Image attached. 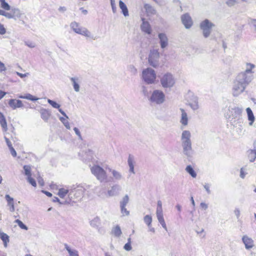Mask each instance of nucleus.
<instances>
[{
	"instance_id": "nucleus-42",
	"label": "nucleus",
	"mask_w": 256,
	"mask_h": 256,
	"mask_svg": "<svg viewBox=\"0 0 256 256\" xmlns=\"http://www.w3.org/2000/svg\"><path fill=\"white\" fill-rule=\"evenodd\" d=\"M129 201L128 195L126 194L120 202V207H126Z\"/></svg>"
},
{
	"instance_id": "nucleus-15",
	"label": "nucleus",
	"mask_w": 256,
	"mask_h": 256,
	"mask_svg": "<svg viewBox=\"0 0 256 256\" xmlns=\"http://www.w3.org/2000/svg\"><path fill=\"white\" fill-rule=\"evenodd\" d=\"M11 12H8L9 16H8V19H14V20H16L18 19H20L22 14V13L20 10L18 8H12L10 9Z\"/></svg>"
},
{
	"instance_id": "nucleus-32",
	"label": "nucleus",
	"mask_w": 256,
	"mask_h": 256,
	"mask_svg": "<svg viewBox=\"0 0 256 256\" xmlns=\"http://www.w3.org/2000/svg\"><path fill=\"white\" fill-rule=\"evenodd\" d=\"M112 234L117 238L120 236L122 234V232L120 228L118 225H116L112 228Z\"/></svg>"
},
{
	"instance_id": "nucleus-12",
	"label": "nucleus",
	"mask_w": 256,
	"mask_h": 256,
	"mask_svg": "<svg viewBox=\"0 0 256 256\" xmlns=\"http://www.w3.org/2000/svg\"><path fill=\"white\" fill-rule=\"evenodd\" d=\"M187 102L188 104L192 110H196L199 108L198 98L196 96L192 94H190V98Z\"/></svg>"
},
{
	"instance_id": "nucleus-19",
	"label": "nucleus",
	"mask_w": 256,
	"mask_h": 256,
	"mask_svg": "<svg viewBox=\"0 0 256 256\" xmlns=\"http://www.w3.org/2000/svg\"><path fill=\"white\" fill-rule=\"evenodd\" d=\"M70 80L72 84L74 91L78 92L80 90V84L81 82L80 78L78 76L71 77L70 78Z\"/></svg>"
},
{
	"instance_id": "nucleus-30",
	"label": "nucleus",
	"mask_w": 256,
	"mask_h": 256,
	"mask_svg": "<svg viewBox=\"0 0 256 256\" xmlns=\"http://www.w3.org/2000/svg\"><path fill=\"white\" fill-rule=\"evenodd\" d=\"M256 66L252 63L246 62V70L243 72L248 74H253L254 72L252 70L255 68Z\"/></svg>"
},
{
	"instance_id": "nucleus-55",
	"label": "nucleus",
	"mask_w": 256,
	"mask_h": 256,
	"mask_svg": "<svg viewBox=\"0 0 256 256\" xmlns=\"http://www.w3.org/2000/svg\"><path fill=\"white\" fill-rule=\"evenodd\" d=\"M248 24L251 26H253L256 30V19H250Z\"/></svg>"
},
{
	"instance_id": "nucleus-6",
	"label": "nucleus",
	"mask_w": 256,
	"mask_h": 256,
	"mask_svg": "<svg viewBox=\"0 0 256 256\" xmlns=\"http://www.w3.org/2000/svg\"><path fill=\"white\" fill-rule=\"evenodd\" d=\"M160 82L163 88H170L174 86L176 80L171 73L166 72L160 78Z\"/></svg>"
},
{
	"instance_id": "nucleus-38",
	"label": "nucleus",
	"mask_w": 256,
	"mask_h": 256,
	"mask_svg": "<svg viewBox=\"0 0 256 256\" xmlns=\"http://www.w3.org/2000/svg\"><path fill=\"white\" fill-rule=\"evenodd\" d=\"M70 191L64 188H61L59 190L58 194L61 198H64L68 194H70Z\"/></svg>"
},
{
	"instance_id": "nucleus-20",
	"label": "nucleus",
	"mask_w": 256,
	"mask_h": 256,
	"mask_svg": "<svg viewBox=\"0 0 256 256\" xmlns=\"http://www.w3.org/2000/svg\"><path fill=\"white\" fill-rule=\"evenodd\" d=\"M128 164L130 168L129 172L133 174H135L136 172H134V168L136 164V161L133 155L129 154L128 159Z\"/></svg>"
},
{
	"instance_id": "nucleus-26",
	"label": "nucleus",
	"mask_w": 256,
	"mask_h": 256,
	"mask_svg": "<svg viewBox=\"0 0 256 256\" xmlns=\"http://www.w3.org/2000/svg\"><path fill=\"white\" fill-rule=\"evenodd\" d=\"M246 112L248 114V120H249L248 124L252 126L255 120V117L250 108H246Z\"/></svg>"
},
{
	"instance_id": "nucleus-45",
	"label": "nucleus",
	"mask_w": 256,
	"mask_h": 256,
	"mask_svg": "<svg viewBox=\"0 0 256 256\" xmlns=\"http://www.w3.org/2000/svg\"><path fill=\"white\" fill-rule=\"evenodd\" d=\"M24 174L28 176H31V168L30 166L25 165L24 166Z\"/></svg>"
},
{
	"instance_id": "nucleus-56",
	"label": "nucleus",
	"mask_w": 256,
	"mask_h": 256,
	"mask_svg": "<svg viewBox=\"0 0 256 256\" xmlns=\"http://www.w3.org/2000/svg\"><path fill=\"white\" fill-rule=\"evenodd\" d=\"M74 130L76 134L78 136V138L82 140V138L80 130L77 128H74Z\"/></svg>"
},
{
	"instance_id": "nucleus-4",
	"label": "nucleus",
	"mask_w": 256,
	"mask_h": 256,
	"mask_svg": "<svg viewBox=\"0 0 256 256\" xmlns=\"http://www.w3.org/2000/svg\"><path fill=\"white\" fill-rule=\"evenodd\" d=\"M72 30L76 33L84 36L87 38L96 40V36H94L86 28L82 27L80 24L76 22H72L70 24Z\"/></svg>"
},
{
	"instance_id": "nucleus-64",
	"label": "nucleus",
	"mask_w": 256,
	"mask_h": 256,
	"mask_svg": "<svg viewBox=\"0 0 256 256\" xmlns=\"http://www.w3.org/2000/svg\"><path fill=\"white\" fill-rule=\"evenodd\" d=\"M246 174L247 173L244 172V168H241L240 170V177L242 178H244Z\"/></svg>"
},
{
	"instance_id": "nucleus-22",
	"label": "nucleus",
	"mask_w": 256,
	"mask_h": 256,
	"mask_svg": "<svg viewBox=\"0 0 256 256\" xmlns=\"http://www.w3.org/2000/svg\"><path fill=\"white\" fill-rule=\"evenodd\" d=\"M40 114L41 118L45 122H47L51 116L50 111L49 110H48L42 108L40 110Z\"/></svg>"
},
{
	"instance_id": "nucleus-11",
	"label": "nucleus",
	"mask_w": 256,
	"mask_h": 256,
	"mask_svg": "<svg viewBox=\"0 0 256 256\" xmlns=\"http://www.w3.org/2000/svg\"><path fill=\"white\" fill-rule=\"evenodd\" d=\"M246 87L244 84L240 83V82H239L235 78L232 88V95L234 96H238L244 91Z\"/></svg>"
},
{
	"instance_id": "nucleus-58",
	"label": "nucleus",
	"mask_w": 256,
	"mask_h": 256,
	"mask_svg": "<svg viewBox=\"0 0 256 256\" xmlns=\"http://www.w3.org/2000/svg\"><path fill=\"white\" fill-rule=\"evenodd\" d=\"M163 211H162V207H157L156 210V215H162Z\"/></svg>"
},
{
	"instance_id": "nucleus-14",
	"label": "nucleus",
	"mask_w": 256,
	"mask_h": 256,
	"mask_svg": "<svg viewBox=\"0 0 256 256\" xmlns=\"http://www.w3.org/2000/svg\"><path fill=\"white\" fill-rule=\"evenodd\" d=\"M181 20L184 27L188 29L191 28L192 25V20L188 14H184L181 16Z\"/></svg>"
},
{
	"instance_id": "nucleus-51",
	"label": "nucleus",
	"mask_w": 256,
	"mask_h": 256,
	"mask_svg": "<svg viewBox=\"0 0 256 256\" xmlns=\"http://www.w3.org/2000/svg\"><path fill=\"white\" fill-rule=\"evenodd\" d=\"M120 211L123 216H128L130 212L126 210V207H120Z\"/></svg>"
},
{
	"instance_id": "nucleus-8",
	"label": "nucleus",
	"mask_w": 256,
	"mask_h": 256,
	"mask_svg": "<svg viewBox=\"0 0 256 256\" xmlns=\"http://www.w3.org/2000/svg\"><path fill=\"white\" fill-rule=\"evenodd\" d=\"M214 24L208 19L202 21L200 24V27L202 31V34L205 38L208 37L212 32V28Z\"/></svg>"
},
{
	"instance_id": "nucleus-5",
	"label": "nucleus",
	"mask_w": 256,
	"mask_h": 256,
	"mask_svg": "<svg viewBox=\"0 0 256 256\" xmlns=\"http://www.w3.org/2000/svg\"><path fill=\"white\" fill-rule=\"evenodd\" d=\"M148 100L152 104H161L165 100V94L161 90H154L148 96Z\"/></svg>"
},
{
	"instance_id": "nucleus-47",
	"label": "nucleus",
	"mask_w": 256,
	"mask_h": 256,
	"mask_svg": "<svg viewBox=\"0 0 256 256\" xmlns=\"http://www.w3.org/2000/svg\"><path fill=\"white\" fill-rule=\"evenodd\" d=\"M233 111L234 112V115L236 117L240 116H241L242 113V109L239 108L238 107H236L232 109Z\"/></svg>"
},
{
	"instance_id": "nucleus-17",
	"label": "nucleus",
	"mask_w": 256,
	"mask_h": 256,
	"mask_svg": "<svg viewBox=\"0 0 256 256\" xmlns=\"http://www.w3.org/2000/svg\"><path fill=\"white\" fill-rule=\"evenodd\" d=\"M120 190V186L118 184H116L112 186L110 190H108L107 194L108 196H116L118 194Z\"/></svg>"
},
{
	"instance_id": "nucleus-21",
	"label": "nucleus",
	"mask_w": 256,
	"mask_h": 256,
	"mask_svg": "<svg viewBox=\"0 0 256 256\" xmlns=\"http://www.w3.org/2000/svg\"><path fill=\"white\" fill-rule=\"evenodd\" d=\"M142 23L141 24V30L144 32L150 34L152 33V28L150 24L147 21L144 20V18H142Z\"/></svg>"
},
{
	"instance_id": "nucleus-9",
	"label": "nucleus",
	"mask_w": 256,
	"mask_h": 256,
	"mask_svg": "<svg viewBox=\"0 0 256 256\" xmlns=\"http://www.w3.org/2000/svg\"><path fill=\"white\" fill-rule=\"evenodd\" d=\"M160 53L158 50H152L150 51L148 61L149 64L154 68H156L159 65Z\"/></svg>"
},
{
	"instance_id": "nucleus-54",
	"label": "nucleus",
	"mask_w": 256,
	"mask_h": 256,
	"mask_svg": "<svg viewBox=\"0 0 256 256\" xmlns=\"http://www.w3.org/2000/svg\"><path fill=\"white\" fill-rule=\"evenodd\" d=\"M5 198L8 204L14 202V198L10 197L9 194H6L5 196Z\"/></svg>"
},
{
	"instance_id": "nucleus-60",
	"label": "nucleus",
	"mask_w": 256,
	"mask_h": 256,
	"mask_svg": "<svg viewBox=\"0 0 256 256\" xmlns=\"http://www.w3.org/2000/svg\"><path fill=\"white\" fill-rule=\"evenodd\" d=\"M6 70V67L4 64L0 61V72H2Z\"/></svg>"
},
{
	"instance_id": "nucleus-41",
	"label": "nucleus",
	"mask_w": 256,
	"mask_h": 256,
	"mask_svg": "<svg viewBox=\"0 0 256 256\" xmlns=\"http://www.w3.org/2000/svg\"><path fill=\"white\" fill-rule=\"evenodd\" d=\"M144 222L147 224L148 228L151 226L152 222V217L150 215H146L144 218Z\"/></svg>"
},
{
	"instance_id": "nucleus-27",
	"label": "nucleus",
	"mask_w": 256,
	"mask_h": 256,
	"mask_svg": "<svg viewBox=\"0 0 256 256\" xmlns=\"http://www.w3.org/2000/svg\"><path fill=\"white\" fill-rule=\"evenodd\" d=\"M64 248L67 250L69 256H79L78 251L72 248L67 244H64Z\"/></svg>"
},
{
	"instance_id": "nucleus-43",
	"label": "nucleus",
	"mask_w": 256,
	"mask_h": 256,
	"mask_svg": "<svg viewBox=\"0 0 256 256\" xmlns=\"http://www.w3.org/2000/svg\"><path fill=\"white\" fill-rule=\"evenodd\" d=\"M68 118H66L64 117H60V120L62 122L64 125L65 126V127L67 128L70 130V124L68 120Z\"/></svg>"
},
{
	"instance_id": "nucleus-39",
	"label": "nucleus",
	"mask_w": 256,
	"mask_h": 256,
	"mask_svg": "<svg viewBox=\"0 0 256 256\" xmlns=\"http://www.w3.org/2000/svg\"><path fill=\"white\" fill-rule=\"evenodd\" d=\"M0 3L1 8L5 10H10V6L8 2H6V0H0Z\"/></svg>"
},
{
	"instance_id": "nucleus-23",
	"label": "nucleus",
	"mask_w": 256,
	"mask_h": 256,
	"mask_svg": "<svg viewBox=\"0 0 256 256\" xmlns=\"http://www.w3.org/2000/svg\"><path fill=\"white\" fill-rule=\"evenodd\" d=\"M108 170L111 172L114 180L118 181L122 179V176L120 172L110 168H108Z\"/></svg>"
},
{
	"instance_id": "nucleus-48",
	"label": "nucleus",
	"mask_w": 256,
	"mask_h": 256,
	"mask_svg": "<svg viewBox=\"0 0 256 256\" xmlns=\"http://www.w3.org/2000/svg\"><path fill=\"white\" fill-rule=\"evenodd\" d=\"M24 98L25 99L30 100L32 101H36L38 100V98L33 96L30 94H27L26 95H24Z\"/></svg>"
},
{
	"instance_id": "nucleus-28",
	"label": "nucleus",
	"mask_w": 256,
	"mask_h": 256,
	"mask_svg": "<svg viewBox=\"0 0 256 256\" xmlns=\"http://www.w3.org/2000/svg\"><path fill=\"white\" fill-rule=\"evenodd\" d=\"M144 8L148 16H152L156 14V10L149 4H145L144 5Z\"/></svg>"
},
{
	"instance_id": "nucleus-57",
	"label": "nucleus",
	"mask_w": 256,
	"mask_h": 256,
	"mask_svg": "<svg viewBox=\"0 0 256 256\" xmlns=\"http://www.w3.org/2000/svg\"><path fill=\"white\" fill-rule=\"evenodd\" d=\"M24 43H25L26 45L28 46L29 48H34L36 46L35 44L32 42H30V41L25 42Z\"/></svg>"
},
{
	"instance_id": "nucleus-13",
	"label": "nucleus",
	"mask_w": 256,
	"mask_h": 256,
	"mask_svg": "<svg viewBox=\"0 0 256 256\" xmlns=\"http://www.w3.org/2000/svg\"><path fill=\"white\" fill-rule=\"evenodd\" d=\"M242 240L246 250H250L254 247V240L248 236H243Z\"/></svg>"
},
{
	"instance_id": "nucleus-53",
	"label": "nucleus",
	"mask_w": 256,
	"mask_h": 256,
	"mask_svg": "<svg viewBox=\"0 0 256 256\" xmlns=\"http://www.w3.org/2000/svg\"><path fill=\"white\" fill-rule=\"evenodd\" d=\"M124 248L126 251H130L132 249V246L130 242L126 243L124 246Z\"/></svg>"
},
{
	"instance_id": "nucleus-1",
	"label": "nucleus",
	"mask_w": 256,
	"mask_h": 256,
	"mask_svg": "<svg viewBox=\"0 0 256 256\" xmlns=\"http://www.w3.org/2000/svg\"><path fill=\"white\" fill-rule=\"evenodd\" d=\"M190 138L191 134L190 131L185 130L182 132L181 136L182 152L188 159L192 158L194 154Z\"/></svg>"
},
{
	"instance_id": "nucleus-59",
	"label": "nucleus",
	"mask_w": 256,
	"mask_h": 256,
	"mask_svg": "<svg viewBox=\"0 0 256 256\" xmlns=\"http://www.w3.org/2000/svg\"><path fill=\"white\" fill-rule=\"evenodd\" d=\"M110 4L112 6V12L114 13H115L116 12V6L114 0H110Z\"/></svg>"
},
{
	"instance_id": "nucleus-2",
	"label": "nucleus",
	"mask_w": 256,
	"mask_h": 256,
	"mask_svg": "<svg viewBox=\"0 0 256 256\" xmlns=\"http://www.w3.org/2000/svg\"><path fill=\"white\" fill-rule=\"evenodd\" d=\"M141 78L147 84H154L156 78V72L150 68H144L142 71Z\"/></svg>"
},
{
	"instance_id": "nucleus-61",
	"label": "nucleus",
	"mask_w": 256,
	"mask_h": 256,
	"mask_svg": "<svg viewBox=\"0 0 256 256\" xmlns=\"http://www.w3.org/2000/svg\"><path fill=\"white\" fill-rule=\"evenodd\" d=\"M234 213L236 216L237 219L238 220L240 214V210L238 208H236L234 210Z\"/></svg>"
},
{
	"instance_id": "nucleus-35",
	"label": "nucleus",
	"mask_w": 256,
	"mask_h": 256,
	"mask_svg": "<svg viewBox=\"0 0 256 256\" xmlns=\"http://www.w3.org/2000/svg\"><path fill=\"white\" fill-rule=\"evenodd\" d=\"M119 6L120 8L122 10V12L124 16H128V11L126 4L122 1H119Z\"/></svg>"
},
{
	"instance_id": "nucleus-49",
	"label": "nucleus",
	"mask_w": 256,
	"mask_h": 256,
	"mask_svg": "<svg viewBox=\"0 0 256 256\" xmlns=\"http://www.w3.org/2000/svg\"><path fill=\"white\" fill-rule=\"evenodd\" d=\"M6 32V30L4 25L0 22V35H4Z\"/></svg>"
},
{
	"instance_id": "nucleus-36",
	"label": "nucleus",
	"mask_w": 256,
	"mask_h": 256,
	"mask_svg": "<svg viewBox=\"0 0 256 256\" xmlns=\"http://www.w3.org/2000/svg\"><path fill=\"white\" fill-rule=\"evenodd\" d=\"M185 170L192 178H196V172L194 171L192 166H187Z\"/></svg>"
},
{
	"instance_id": "nucleus-18",
	"label": "nucleus",
	"mask_w": 256,
	"mask_h": 256,
	"mask_svg": "<svg viewBox=\"0 0 256 256\" xmlns=\"http://www.w3.org/2000/svg\"><path fill=\"white\" fill-rule=\"evenodd\" d=\"M161 48H164L168 46V38L164 33H160L158 35Z\"/></svg>"
},
{
	"instance_id": "nucleus-44",
	"label": "nucleus",
	"mask_w": 256,
	"mask_h": 256,
	"mask_svg": "<svg viewBox=\"0 0 256 256\" xmlns=\"http://www.w3.org/2000/svg\"><path fill=\"white\" fill-rule=\"evenodd\" d=\"M14 222L16 223L18 226L22 228V229H23V230H28V226L25 225L21 220H20L18 219H17L15 221H14Z\"/></svg>"
},
{
	"instance_id": "nucleus-3",
	"label": "nucleus",
	"mask_w": 256,
	"mask_h": 256,
	"mask_svg": "<svg viewBox=\"0 0 256 256\" xmlns=\"http://www.w3.org/2000/svg\"><path fill=\"white\" fill-rule=\"evenodd\" d=\"M90 171L100 182H106L108 181L106 171L99 165L94 164L90 168Z\"/></svg>"
},
{
	"instance_id": "nucleus-31",
	"label": "nucleus",
	"mask_w": 256,
	"mask_h": 256,
	"mask_svg": "<svg viewBox=\"0 0 256 256\" xmlns=\"http://www.w3.org/2000/svg\"><path fill=\"white\" fill-rule=\"evenodd\" d=\"M141 89H142L141 92H142V95L144 97L146 98L148 100V96H150V94L152 93L151 91L150 90V88L148 86L143 85L142 86Z\"/></svg>"
},
{
	"instance_id": "nucleus-52",
	"label": "nucleus",
	"mask_w": 256,
	"mask_h": 256,
	"mask_svg": "<svg viewBox=\"0 0 256 256\" xmlns=\"http://www.w3.org/2000/svg\"><path fill=\"white\" fill-rule=\"evenodd\" d=\"M226 3L228 6H232L236 4V0H226Z\"/></svg>"
},
{
	"instance_id": "nucleus-29",
	"label": "nucleus",
	"mask_w": 256,
	"mask_h": 256,
	"mask_svg": "<svg viewBox=\"0 0 256 256\" xmlns=\"http://www.w3.org/2000/svg\"><path fill=\"white\" fill-rule=\"evenodd\" d=\"M0 238L4 242V245L5 248L8 246V244L10 242L9 236L6 233L0 230Z\"/></svg>"
},
{
	"instance_id": "nucleus-50",
	"label": "nucleus",
	"mask_w": 256,
	"mask_h": 256,
	"mask_svg": "<svg viewBox=\"0 0 256 256\" xmlns=\"http://www.w3.org/2000/svg\"><path fill=\"white\" fill-rule=\"evenodd\" d=\"M27 180L28 182L30 184L33 186H36V182L33 178H32L31 176H28Z\"/></svg>"
},
{
	"instance_id": "nucleus-7",
	"label": "nucleus",
	"mask_w": 256,
	"mask_h": 256,
	"mask_svg": "<svg viewBox=\"0 0 256 256\" xmlns=\"http://www.w3.org/2000/svg\"><path fill=\"white\" fill-rule=\"evenodd\" d=\"M89 188L90 186L86 184L74 186L70 190L68 196H70L73 194L76 198H80L83 196L84 192Z\"/></svg>"
},
{
	"instance_id": "nucleus-16",
	"label": "nucleus",
	"mask_w": 256,
	"mask_h": 256,
	"mask_svg": "<svg viewBox=\"0 0 256 256\" xmlns=\"http://www.w3.org/2000/svg\"><path fill=\"white\" fill-rule=\"evenodd\" d=\"M8 104L12 110H16L24 106L22 101L20 100L10 99L8 100Z\"/></svg>"
},
{
	"instance_id": "nucleus-10",
	"label": "nucleus",
	"mask_w": 256,
	"mask_h": 256,
	"mask_svg": "<svg viewBox=\"0 0 256 256\" xmlns=\"http://www.w3.org/2000/svg\"><path fill=\"white\" fill-rule=\"evenodd\" d=\"M236 79L247 86L253 80L254 74H248L242 72L236 76Z\"/></svg>"
},
{
	"instance_id": "nucleus-24",
	"label": "nucleus",
	"mask_w": 256,
	"mask_h": 256,
	"mask_svg": "<svg viewBox=\"0 0 256 256\" xmlns=\"http://www.w3.org/2000/svg\"><path fill=\"white\" fill-rule=\"evenodd\" d=\"M180 110L182 112L180 122L183 126H186L188 124V114L184 109L180 108Z\"/></svg>"
},
{
	"instance_id": "nucleus-46",
	"label": "nucleus",
	"mask_w": 256,
	"mask_h": 256,
	"mask_svg": "<svg viewBox=\"0 0 256 256\" xmlns=\"http://www.w3.org/2000/svg\"><path fill=\"white\" fill-rule=\"evenodd\" d=\"M48 103L50 104L54 108H59L60 106V104H58L56 102L51 100L50 99L48 100Z\"/></svg>"
},
{
	"instance_id": "nucleus-62",
	"label": "nucleus",
	"mask_w": 256,
	"mask_h": 256,
	"mask_svg": "<svg viewBox=\"0 0 256 256\" xmlns=\"http://www.w3.org/2000/svg\"><path fill=\"white\" fill-rule=\"evenodd\" d=\"M0 15L5 16L6 18H8V12H6V11L0 9Z\"/></svg>"
},
{
	"instance_id": "nucleus-33",
	"label": "nucleus",
	"mask_w": 256,
	"mask_h": 256,
	"mask_svg": "<svg viewBox=\"0 0 256 256\" xmlns=\"http://www.w3.org/2000/svg\"><path fill=\"white\" fill-rule=\"evenodd\" d=\"M90 224L92 228H98L100 224V220L99 217L96 216L90 221Z\"/></svg>"
},
{
	"instance_id": "nucleus-37",
	"label": "nucleus",
	"mask_w": 256,
	"mask_h": 256,
	"mask_svg": "<svg viewBox=\"0 0 256 256\" xmlns=\"http://www.w3.org/2000/svg\"><path fill=\"white\" fill-rule=\"evenodd\" d=\"M156 218H158V222L160 223V224L162 225V227L166 230H167V227L166 224L165 222L164 218V215H158L156 216Z\"/></svg>"
},
{
	"instance_id": "nucleus-63",
	"label": "nucleus",
	"mask_w": 256,
	"mask_h": 256,
	"mask_svg": "<svg viewBox=\"0 0 256 256\" xmlns=\"http://www.w3.org/2000/svg\"><path fill=\"white\" fill-rule=\"evenodd\" d=\"M8 206L10 207L9 210L11 212H14L15 210L14 206V202L8 204Z\"/></svg>"
},
{
	"instance_id": "nucleus-34",
	"label": "nucleus",
	"mask_w": 256,
	"mask_h": 256,
	"mask_svg": "<svg viewBox=\"0 0 256 256\" xmlns=\"http://www.w3.org/2000/svg\"><path fill=\"white\" fill-rule=\"evenodd\" d=\"M0 124L4 132L8 130L7 122L4 114L0 112Z\"/></svg>"
},
{
	"instance_id": "nucleus-40",
	"label": "nucleus",
	"mask_w": 256,
	"mask_h": 256,
	"mask_svg": "<svg viewBox=\"0 0 256 256\" xmlns=\"http://www.w3.org/2000/svg\"><path fill=\"white\" fill-rule=\"evenodd\" d=\"M128 70L132 75H136L138 72V70L136 67L132 64H130L127 68Z\"/></svg>"
},
{
	"instance_id": "nucleus-25",
	"label": "nucleus",
	"mask_w": 256,
	"mask_h": 256,
	"mask_svg": "<svg viewBox=\"0 0 256 256\" xmlns=\"http://www.w3.org/2000/svg\"><path fill=\"white\" fill-rule=\"evenodd\" d=\"M248 158L250 162H254L256 159V150L249 149L246 152Z\"/></svg>"
}]
</instances>
